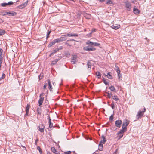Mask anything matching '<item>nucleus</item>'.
I'll return each instance as SVG.
<instances>
[{
	"instance_id": "nucleus-37",
	"label": "nucleus",
	"mask_w": 154,
	"mask_h": 154,
	"mask_svg": "<svg viewBox=\"0 0 154 154\" xmlns=\"http://www.w3.org/2000/svg\"><path fill=\"white\" fill-rule=\"evenodd\" d=\"M59 50V49L58 48H57L53 50L52 53H53V54H54L56 53Z\"/></svg>"
},
{
	"instance_id": "nucleus-42",
	"label": "nucleus",
	"mask_w": 154,
	"mask_h": 154,
	"mask_svg": "<svg viewBox=\"0 0 154 154\" xmlns=\"http://www.w3.org/2000/svg\"><path fill=\"white\" fill-rule=\"evenodd\" d=\"M5 76V74L3 73L2 74V76L1 77H0V81L3 79L4 78Z\"/></svg>"
},
{
	"instance_id": "nucleus-51",
	"label": "nucleus",
	"mask_w": 154,
	"mask_h": 154,
	"mask_svg": "<svg viewBox=\"0 0 154 154\" xmlns=\"http://www.w3.org/2000/svg\"><path fill=\"white\" fill-rule=\"evenodd\" d=\"M119 139H120V138H122L123 136V135L122 134H119Z\"/></svg>"
},
{
	"instance_id": "nucleus-59",
	"label": "nucleus",
	"mask_w": 154,
	"mask_h": 154,
	"mask_svg": "<svg viewBox=\"0 0 154 154\" xmlns=\"http://www.w3.org/2000/svg\"><path fill=\"white\" fill-rule=\"evenodd\" d=\"M3 21L2 20V19H1L0 18V23H3Z\"/></svg>"
},
{
	"instance_id": "nucleus-26",
	"label": "nucleus",
	"mask_w": 154,
	"mask_h": 154,
	"mask_svg": "<svg viewBox=\"0 0 154 154\" xmlns=\"http://www.w3.org/2000/svg\"><path fill=\"white\" fill-rule=\"evenodd\" d=\"M51 150L53 153L55 154L57 153V151H56V149H55L54 147H52L51 148Z\"/></svg>"
},
{
	"instance_id": "nucleus-50",
	"label": "nucleus",
	"mask_w": 154,
	"mask_h": 154,
	"mask_svg": "<svg viewBox=\"0 0 154 154\" xmlns=\"http://www.w3.org/2000/svg\"><path fill=\"white\" fill-rule=\"evenodd\" d=\"M51 31H50L49 32H48L47 33V38H48L49 37V35L50 34Z\"/></svg>"
},
{
	"instance_id": "nucleus-8",
	"label": "nucleus",
	"mask_w": 154,
	"mask_h": 154,
	"mask_svg": "<svg viewBox=\"0 0 154 154\" xmlns=\"http://www.w3.org/2000/svg\"><path fill=\"white\" fill-rule=\"evenodd\" d=\"M45 125L44 124H42L38 127L39 131L42 133L43 132L44 130Z\"/></svg>"
},
{
	"instance_id": "nucleus-45",
	"label": "nucleus",
	"mask_w": 154,
	"mask_h": 154,
	"mask_svg": "<svg viewBox=\"0 0 154 154\" xmlns=\"http://www.w3.org/2000/svg\"><path fill=\"white\" fill-rule=\"evenodd\" d=\"M78 34L74 33V34H72V36H75V37H78Z\"/></svg>"
},
{
	"instance_id": "nucleus-55",
	"label": "nucleus",
	"mask_w": 154,
	"mask_h": 154,
	"mask_svg": "<svg viewBox=\"0 0 154 154\" xmlns=\"http://www.w3.org/2000/svg\"><path fill=\"white\" fill-rule=\"evenodd\" d=\"M116 71H117V74H118V75H119V74H120V70H117Z\"/></svg>"
},
{
	"instance_id": "nucleus-27",
	"label": "nucleus",
	"mask_w": 154,
	"mask_h": 154,
	"mask_svg": "<svg viewBox=\"0 0 154 154\" xmlns=\"http://www.w3.org/2000/svg\"><path fill=\"white\" fill-rule=\"evenodd\" d=\"M87 66H88V69L90 68V69H91V63L90 62L88 61L87 62Z\"/></svg>"
},
{
	"instance_id": "nucleus-28",
	"label": "nucleus",
	"mask_w": 154,
	"mask_h": 154,
	"mask_svg": "<svg viewBox=\"0 0 154 154\" xmlns=\"http://www.w3.org/2000/svg\"><path fill=\"white\" fill-rule=\"evenodd\" d=\"M113 99L115 100L116 101H118L119 100V98H118V97L116 95H114L112 97Z\"/></svg>"
},
{
	"instance_id": "nucleus-38",
	"label": "nucleus",
	"mask_w": 154,
	"mask_h": 154,
	"mask_svg": "<svg viewBox=\"0 0 154 154\" xmlns=\"http://www.w3.org/2000/svg\"><path fill=\"white\" fill-rule=\"evenodd\" d=\"M85 17L86 18V19H90L91 18V15L90 14H86L85 16Z\"/></svg>"
},
{
	"instance_id": "nucleus-30",
	"label": "nucleus",
	"mask_w": 154,
	"mask_h": 154,
	"mask_svg": "<svg viewBox=\"0 0 154 154\" xmlns=\"http://www.w3.org/2000/svg\"><path fill=\"white\" fill-rule=\"evenodd\" d=\"M30 107V105L29 104H28L26 108V112H29Z\"/></svg>"
},
{
	"instance_id": "nucleus-4",
	"label": "nucleus",
	"mask_w": 154,
	"mask_h": 154,
	"mask_svg": "<svg viewBox=\"0 0 154 154\" xmlns=\"http://www.w3.org/2000/svg\"><path fill=\"white\" fill-rule=\"evenodd\" d=\"M77 55L76 54H72L71 56V62L72 63V64H75V63L77 61Z\"/></svg>"
},
{
	"instance_id": "nucleus-43",
	"label": "nucleus",
	"mask_w": 154,
	"mask_h": 154,
	"mask_svg": "<svg viewBox=\"0 0 154 154\" xmlns=\"http://www.w3.org/2000/svg\"><path fill=\"white\" fill-rule=\"evenodd\" d=\"M7 5V3H4L1 4V6L3 7H5Z\"/></svg>"
},
{
	"instance_id": "nucleus-57",
	"label": "nucleus",
	"mask_w": 154,
	"mask_h": 154,
	"mask_svg": "<svg viewBox=\"0 0 154 154\" xmlns=\"http://www.w3.org/2000/svg\"><path fill=\"white\" fill-rule=\"evenodd\" d=\"M111 107L112 108V109H114L115 107V105L113 103L111 105Z\"/></svg>"
},
{
	"instance_id": "nucleus-2",
	"label": "nucleus",
	"mask_w": 154,
	"mask_h": 154,
	"mask_svg": "<svg viewBox=\"0 0 154 154\" xmlns=\"http://www.w3.org/2000/svg\"><path fill=\"white\" fill-rule=\"evenodd\" d=\"M146 110V109L144 107L143 110L141 111L139 110L137 113V114L136 115L137 119H139L141 118L143 116L144 113L145 112Z\"/></svg>"
},
{
	"instance_id": "nucleus-16",
	"label": "nucleus",
	"mask_w": 154,
	"mask_h": 154,
	"mask_svg": "<svg viewBox=\"0 0 154 154\" xmlns=\"http://www.w3.org/2000/svg\"><path fill=\"white\" fill-rule=\"evenodd\" d=\"M55 43H56V42L55 40L54 39V40H53L50 43L48 46L49 47H51L53 45H54Z\"/></svg>"
},
{
	"instance_id": "nucleus-7",
	"label": "nucleus",
	"mask_w": 154,
	"mask_h": 154,
	"mask_svg": "<svg viewBox=\"0 0 154 154\" xmlns=\"http://www.w3.org/2000/svg\"><path fill=\"white\" fill-rule=\"evenodd\" d=\"M111 27L114 29L117 30L120 27V26L119 24H115L111 26Z\"/></svg>"
},
{
	"instance_id": "nucleus-53",
	"label": "nucleus",
	"mask_w": 154,
	"mask_h": 154,
	"mask_svg": "<svg viewBox=\"0 0 154 154\" xmlns=\"http://www.w3.org/2000/svg\"><path fill=\"white\" fill-rule=\"evenodd\" d=\"M48 118L49 119V124H50L51 123V119L50 117L49 116H48Z\"/></svg>"
},
{
	"instance_id": "nucleus-14",
	"label": "nucleus",
	"mask_w": 154,
	"mask_h": 154,
	"mask_svg": "<svg viewBox=\"0 0 154 154\" xmlns=\"http://www.w3.org/2000/svg\"><path fill=\"white\" fill-rule=\"evenodd\" d=\"M109 88L112 91H113L114 92H116V89L113 86L111 85L109 87Z\"/></svg>"
},
{
	"instance_id": "nucleus-44",
	"label": "nucleus",
	"mask_w": 154,
	"mask_h": 154,
	"mask_svg": "<svg viewBox=\"0 0 154 154\" xmlns=\"http://www.w3.org/2000/svg\"><path fill=\"white\" fill-rule=\"evenodd\" d=\"M43 76V75L42 73L41 74H40V75H39V80H41V79H42Z\"/></svg>"
},
{
	"instance_id": "nucleus-39",
	"label": "nucleus",
	"mask_w": 154,
	"mask_h": 154,
	"mask_svg": "<svg viewBox=\"0 0 154 154\" xmlns=\"http://www.w3.org/2000/svg\"><path fill=\"white\" fill-rule=\"evenodd\" d=\"M37 149L38 150H39L40 153V154H42V151H41V149L40 147L39 146H37Z\"/></svg>"
},
{
	"instance_id": "nucleus-6",
	"label": "nucleus",
	"mask_w": 154,
	"mask_h": 154,
	"mask_svg": "<svg viewBox=\"0 0 154 154\" xmlns=\"http://www.w3.org/2000/svg\"><path fill=\"white\" fill-rule=\"evenodd\" d=\"M122 121L120 120H118L115 121V125L116 127L120 128L121 126V125L122 124Z\"/></svg>"
},
{
	"instance_id": "nucleus-12",
	"label": "nucleus",
	"mask_w": 154,
	"mask_h": 154,
	"mask_svg": "<svg viewBox=\"0 0 154 154\" xmlns=\"http://www.w3.org/2000/svg\"><path fill=\"white\" fill-rule=\"evenodd\" d=\"M101 138L102 139H103V140H101V141L100 142V143H102L103 144H105L106 141L105 137L103 135H102L101 136Z\"/></svg>"
},
{
	"instance_id": "nucleus-13",
	"label": "nucleus",
	"mask_w": 154,
	"mask_h": 154,
	"mask_svg": "<svg viewBox=\"0 0 154 154\" xmlns=\"http://www.w3.org/2000/svg\"><path fill=\"white\" fill-rule=\"evenodd\" d=\"M61 42L65 41L67 39V38L65 37V35H62L59 38Z\"/></svg>"
},
{
	"instance_id": "nucleus-60",
	"label": "nucleus",
	"mask_w": 154,
	"mask_h": 154,
	"mask_svg": "<svg viewBox=\"0 0 154 154\" xmlns=\"http://www.w3.org/2000/svg\"><path fill=\"white\" fill-rule=\"evenodd\" d=\"M95 29H93L92 31H91V33H93V32H94L95 31Z\"/></svg>"
},
{
	"instance_id": "nucleus-31",
	"label": "nucleus",
	"mask_w": 154,
	"mask_h": 154,
	"mask_svg": "<svg viewBox=\"0 0 154 154\" xmlns=\"http://www.w3.org/2000/svg\"><path fill=\"white\" fill-rule=\"evenodd\" d=\"M5 33V31L4 30L0 29V35H2Z\"/></svg>"
},
{
	"instance_id": "nucleus-47",
	"label": "nucleus",
	"mask_w": 154,
	"mask_h": 154,
	"mask_svg": "<svg viewBox=\"0 0 154 154\" xmlns=\"http://www.w3.org/2000/svg\"><path fill=\"white\" fill-rule=\"evenodd\" d=\"M13 3L12 2H9L8 3H7V5H11L13 4Z\"/></svg>"
},
{
	"instance_id": "nucleus-41",
	"label": "nucleus",
	"mask_w": 154,
	"mask_h": 154,
	"mask_svg": "<svg viewBox=\"0 0 154 154\" xmlns=\"http://www.w3.org/2000/svg\"><path fill=\"white\" fill-rule=\"evenodd\" d=\"M105 75V76H107V77L109 79H112V75L110 74L109 75H106L105 74H104Z\"/></svg>"
},
{
	"instance_id": "nucleus-29",
	"label": "nucleus",
	"mask_w": 154,
	"mask_h": 154,
	"mask_svg": "<svg viewBox=\"0 0 154 154\" xmlns=\"http://www.w3.org/2000/svg\"><path fill=\"white\" fill-rule=\"evenodd\" d=\"M106 93L107 94V97L109 98H111L112 96V94L111 93H110L109 92H106Z\"/></svg>"
},
{
	"instance_id": "nucleus-33",
	"label": "nucleus",
	"mask_w": 154,
	"mask_h": 154,
	"mask_svg": "<svg viewBox=\"0 0 154 154\" xmlns=\"http://www.w3.org/2000/svg\"><path fill=\"white\" fill-rule=\"evenodd\" d=\"M96 74L97 76V78L98 79H100L101 77L100 73L99 72H96Z\"/></svg>"
},
{
	"instance_id": "nucleus-34",
	"label": "nucleus",
	"mask_w": 154,
	"mask_h": 154,
	"mask_svg": "<svg viewBox=\"0 0 154 154\" xmlns=\"http://www.w3.org/2000/svg\"><path fill=\"white\" fill-rule=\"evenodd\" d=\"M124 132H125V131H123L122 130H120L119 131V132H118L117 134V135L121 134H123Z\"/></svg>"
},
{
	"instance_id": "nucleus-62",
	"label": "nucleus",
	"mask_w": 154,
	"mask_h": 154,
	"mask_svg": "<svg viewBox=\"0 0 154 154\" xmlns=\"http://www.w3.org/2000/svg\"><path fill=\"white\" fill-rule=\"evenodd\" d=\"M26 112V114L25 115V116H28L29 112Z\"/></svg>"
},
{
	"instance_id": "nucleus-61",
	"label": "nucleus",
	"mask_w": 154,
	"mask_h": 154,
	"mask_svg": "<svg viewBox=\"0 0 154 154\" xmlns=\"http://www.w3.org/2000/svg\"><path fill=\"white\" fill-rule=\"evenodd\" d=\"M2 57L1 56L0 57V62H2Z\"/></svg>"
},
{
	"instance_id": "nucleus-54",
	"label": "nucleus",
	"mask_w": 154,
	"mask_h": 154,
	"mask_svg": "<svg viewBox=\"0 0 154 154\" xmlns=\"http://www.w3.org/2000/svg\"><path fill=\"white\" fill-rule=\"evenodd\" d=\"M53 124L52 123H51L50 124H49V127L51 128L53 127Z\"/></svg>"
},
{
	"instance_id": "nucleus-15",
	"label": "nucleus",
	"mask_w": 154,
	"mask_h": 154,
	"mask_svg": "<svg viewBox=\"0 0 154 154\" xmlns=\"http://www.w3.org/2000/svg\"><path fill=\"white\" fill-rule=\"evenodd\" d=\"M47 82L48 85V88L50 91H51L52 90V85L50 80L49 79H48L47 80Z\"/></svg>"
},
{
	"instance_id": "nucleus-58",
	"label": "nucleus",
	"mask_w": 154,
	"mask_h": 154,
	"mask_svg": "<svg viewBox=\"0 0 154 154\" xmlns=\"http://www.w3.org/2000/svg\"><path fill=\"white\" fill-rule=\"evenodd\" d=\"M47 85L46 84H45L43 86V88L44 89H45L46 88Z\"/></svg>"
},
{
	"instance_id": "nucleus-20",
	"label": "nucleus",
	"mask_w": 154,
	"mask_h": 154,
	"mask_svg": "<svg viewBox=\"0 0 154 154\" xmlns=\"http://www.w3.org/2000/svg\"><path fill=\"white\" fill-rule=\"evenodd\" d=\"M133 12L136 14H138L139 13V11L137 9L134 8L133 9Z\"/></svg>"
},
{
	"instance_id": "nucleus-52",
	"label": "nucleus",
	"mask_w": 154,
	"mask_h": 154,
	"mask_svg": "<svg viewBox=\"0 0 154 154\" xmlns=\"http://www.w3.org/2000/svg\"><path fill=\"white\" fill-rule=\"evenodd\" d=\"M38 141V139L37 138L35 140V144L37 146V142Z\"/></svg>"
},
{
	"instance_id": "nucleus-21",
	"label": "nucleus",
	"mask_w": 154,
	"mask_h": 154,
	"mask_svg": "<svg viewBox=\"0 0 154 154\" xmlns=\"http://www.w3.org/2000/svg\"><path fill=\"white\" fill-rule=\"evenodd\" d=\"M103 144L102 143H99V148L98 149L100 151H102L103 150Z\"/></svg>"
},
{
	"instance_id": "nucleus-18",
	"label": "nucleus",
	"mask_w": 154,
	"mask_h": 154,
	"mask_svg": "<svg viewBox=\"0 0 154 154\" xmlns=\"http://www.w3.org/2000/svg\"><path fill=\"white\" fill-rule=\"evenodd\" d=\"M55 43H56V42L55 40L54 39V40H53L50 43L48 46L49 47H51L53 45H54Z\"/></svg>"
},
{
	"instance_id": "nucleus-9",
	"label": "nucleus",
	"mask_w": 154,
	"mask_h": 154,
	"mask_svg": "<svg viewBox=\"0 0 154 154\" xmlns=\"http://www.w3.org/2000/svg\"><path fill=\"white\" fill-rule=\"evenodd\" d=\"M28 0H27L24 3L21 4L19 6V7L20 8V9H22L26 6L27 5L28 3Z\"/></svg>"
},
{
	"instance_id": "nucleus-19",
	"label": "nucleus",
	"mask_w": 154,
	"mask_h": 154,
	"mask_svg": "<svg viewBox=\"0 0 154 154\" xmlns=\"http://www.w3.org/2000/svg\"><path fill=\"white\" fill-rule=\"evenodd\" d=\"M59 60V59H56L55 60L51 62V65H53L55 64Z\"/></svg>"
},
{
	"instance_id": "nucleus-22",
	"label": "nucleus",
	"mask_w": 154,
	"mask_h": 154,
	"mask_svg": "<svg viewBox=\"0 0 154 154\" xmlns=\"http://www.w3.org/2000/svg\"><path fill=\"white\" fill-rule=\"evenodd\" d=\"M126 7L128 10H130L131 8V4L129 3H127L126 4Z\"/></svg>"
},
{
	"instance_id": "nucleus-11",
	"label": "nucleus",
	"mask_w": 154,
	"mask_h": 154,
	"mask_svg": "<svg viewBox=\"0 0 154 154\" xmlns=\"http://www.w3.org/2000/svg\"><path fill=\"white\" fill-rule=\"evenodd\" d=\"M8 15L9 16H15L17 14V13L14 11L7 12Z\"/></svg>"
},
{
	"instance_id": "nucleus-23",
	"label": "nucleus",
	"mask_w": 154,
	"mask_h": 154,
	"mask_svg": "<svg viewBox=\"0 0 154 154\" xmlns=\"http://www.w3.org/2000/svg\"><path fill=\"white\" fill-rule=\"evenodd\" d=\"M106 4L108 5L112 4L114 5V4L112 1L111 0H107L106 1Z\"/></svg>"
},
{
	"instance_id": "nucleus-49",
	"label": "nucleus",
	"mask_w": 154,
	"mask_h": 154,
	"mask_svg": "<svg viewBox=\"0 0 154 154\" xmlns=\"http://www.w3.org/2000/svg\"><path fill=\"white\" fill-rule=\"evenodd\" d=\"M71 152L70 151H68L65 152V154H71Z\"/></svg>"
},
{
	"instance_id": "nucleus-17",
	"label": "nucleus",
	"mask_w": 154,
	"mask_h": 154,
	"mask_svg": "<svg viewBox=\"0 0 154 154\" xmlns=\"http://www.w3.org/2000/svg\"><path fill=\"white\" fill-rule=\"evenodd\" d=\"M55 43H56V42L55 40L54 39V40H53L50 43L48 46L49 47H51L53 45H54Z\"/></svg>"
},
{
	"instance_id": "nucleus-63",
	"label": "nucleus",
	"mask_w": 154,
	"mask_h": 154,
	"mask_svg": "<svg viewBox=\"0 0 154 154\" xmlns=\"http://www.w3.org/2000/svg\"><path fill=\"white\" fill-rule=\"evenodd\" d=\"M54 54L53 53H52V52L49 55V56L51 57V56L53 55Z\"/></svg>"
},
{
	"instance_id": "nucleus-35",
	"label": "nucleus",
	"mask_w": 154,
	"mask_h": 154,
	"mask_svg": "<svg viewBox=\"0 0 154 154\" xmlns=\"http://www.w3.org/2000/svg\"><path fill=\"white\" fill-rule=\"evenodd\" d=\"M103 81L104 83L106 85H109V83L106 81L104 79V78H103Z\"/></svg>"
},
{
	"instance_id": "nucleus-32",
	"label": "nucleus",
	"mask_w": 154,
	"mask_h": 154,
	"mask_svg": "<svg viewBox=\"0 0 154 154\" xmlns=\"http://www.w3.org/2000/svg\"><path fill=\"white\" fill-rule=\"evenodd\" d=\"M66 56L67 57H69L70 56V54L68 51H66L65 53Z\"/></svg>"
},
{
	"instance_id": "nucleus-56",
	"label": "nucleus",
	"mask_w": 154,
	"mask_h": 154,
	"mask_svg": "<svg viewBox=\"0 0 154 154\" xmlns=\"http://www.w3.org/2000/svg\"><path fill=\"white\" fill-rule=\"evenodd\" d=\"M115 68L116 69V71L117 70H119V68L118 67V66H117V65H116L115 66Z\"/></svg>"
},
{
	"instance_id": "nucleus-40",
	"label": "nucleus",
	"mask_w": 154,
	"mask_h": 154,
	"mask_svg": "<svg viewBox=\"0 0 154 154\" xmlns=\"http://www.w3.org/2000/svg\"><path fill=\"white\" fill-rule=\"evenodd\" d=\"M56 42L57 43H60L61 42V41L59 38L54 39Z\"/></svg>"
},
{
	"instance_id": "nucleus-24",
	"label": "nucleus",
	"mask_w": 154,
	"mask_h": 154,
	"mask_svg": "<svg viewBox=\"0 0 154 154\" xmlns=\"http://www.w3.org/2000/svg\"><path fill=\"white\" fill-rule=\"evenodd\" d=\"M8 14V13L7 12L2 11L0 12V15L2 16H5Z\"/></svg>"
},
{
	"instance_id": "nucleus-5",
	"label": "nucleus",
	"mask_w": 154,
	"mask_h": 154,
	"mask_svg": "<svg viewBox=\"0 0 154 154\" xmlns=\"http://www.w3.org/2000/svg\"><path fill=\"white\" fill-rule=\"evenodd\" d=\"M86 43V44H91V45H93L94 46H99L100 45V44L99 43H97L96 42H93L90 41L89 40L87 41Z\"/></svg>"
},
{
	"instance_id": "nucleus-64",
	"label": "nucleus",
	"mask_w": 154,
	"mask_h": 154,
	"mask_svg": "<svg viewBox=\"0 0 154 154\" xmlns=\"http://www.w3.org/2000/svg\"><path fill=\"white\" fill-rule=\"evenodd\" d=\"M62 48H63V47L62 46H60V48H58L59 49V50H61L62 49Z\"/></svg>"
},
{
	"instance_id": "nucleus-48",
	"label": "nucleus",
	"mask_w": 154,
	"mask_h": 154,
	"mask_svg": "<svg viewBox=\"0 0 154 154\" xmlns=\"http://www.w3.org/2000/svg\"><path fill=\"white\" fill-rule=\"evenodd\" d=\"M3 52V50L1 48L0 49V56L1 57L2 55V52Z\"/></svg>"
},
{
	"instance_id": "nucleus-36",
	"label": "nucleus",
	"mask_w": 154,
	"mask_h": 154,
	"mask_svg": "<svg viewBox=\"0 0 154 154\" xmlns=\"http://www.w3.org/2000/svg\"><path fill=\"white\" fill-rule=\"evenodd\" d=\"M121 130H122L123 131L126 132L127 130V128L126 127H125V126H122V128Z\"/></svg>"
},
{
	"instance_id": "nucleus-3",
	"label": "nucleus",
	"mask_w": 154,
	"mask_h": 154,
	"mask_svg": "<svg viewBox=\"0 0 154 154\" xmlns=\"http://www.w3.org/2000/svg\"><path fill=\"white\" fill-rule=\"evenodd\" d=\"M43 93H42L39 96L40 99L38 100L39 106H40L42 105L43 101L44 99V97H43L44 95Z\"/></svg>"
},
{
	"instance_id": "nucleus-25",
	"label": "nucleus",
	"mask_w": 154,
	"mask_h": 154,
	"mask_svg": "<svg viewBox=\"0 0 154 154\" xmlns=\"http://www.w3.org/2000/svg\"><path fill=\"white\" fill-rule=\"evenodd\" d=\"M113 116L114 114H113L112 115H111L109 117V121L111 122H112L113 121Z\"/></svg>"
},
{
	"instance_id": "nucleus-10",
	"label": "nucleus",
	"mask_w": 154,
	"mask_h": 154,
	"mask_svg": "<svg viewBox=\"0 0 154 154\" xmlns=\"http://www.w3.org/2000/svg\"><path fill=\"white\" fill-rule=\"evenodd\" d=\"M129 123L130 121H129L127 119H125L123 122L122 126L124 127L125 126V127H126L129 125Z\"/></svg>"
},
{
	"instance_id": "nucleus-1",
	"label": "nucleus",
	"mask_w": 154,
	"mask_h": 154,
	"mask_svg": "<svg viewBox=\"0 0 154 154\" xmlns=\"http://www.w3.org/2000/svg\"><path fill=\"white\" fill-rule=\"evenodd\" d=\"M88 45V46L85 47L83 48V49L85 51H94L96 50V48L93 47V45H91V44H86Z\"/></svg>"
},
{
	"instance_id": "nucleus-46",
	"label": "nucleus",
	"mask_w": 154,
	"mask_h": 154,
	"mask_svg": "<svg viewBox=\"0 0 154 154\" xmlns=\"http://www.w3.org/2000/svg\"><path fill=\"white\" fill-rule=\"evenodd\" d=\"M65 35V37H66L67 36L70 37L72 36V34H70L69 33H68L66 35Z\"/></svg>"
}]
</instances>
